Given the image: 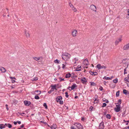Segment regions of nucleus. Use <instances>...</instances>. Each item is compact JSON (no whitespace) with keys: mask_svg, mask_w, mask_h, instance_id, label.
Here are the masks:
<instances>
[{"mask_svg":"<svg viewBox=\"0 0 129 129\" xmlns=\"http://www.w3.org/2000/svg\"><path fill=\"white\" fill-rule=\"evenodd\" d=\"M43 106L45 107L46 109H47V105L46 103H44Z\"/></svg>","mask_w":129,"mask_h":129,"instance_id":"473e14b6","label":"nucleus"},{"mask_svg":"<svg viewBox=\"0 0 129 129\" xmlns=\"http://www.w3.org/2000/svg\"><path fill=\"white\" fill-rule=\"evenodd\" d=\"M118 79L117 78L113 80V82L115 83H116L118 82Z\"/></svg>","mask_w":129,"mask_h":129,"instance_id":"c756f323","label":"nucleus"},{"mask_svg":"<svg viewBox=\"0 0 129 129\" xmlns=\"http://www.w3.org/2000/svg\"><path fill=\"white\" fill-rule=\"evenodd\" d=\"M35 99H36L38 100V99H39L40 97L38 95H36L35 96Z\"/></svg>","mask_w":129,"mask_h":129,"instance_id":"72a5a7b5","label":"nucleus"},{"mask_svg":"<svg viewBox=\"0 0 129 129\" xmlns=\"http://www.w3.org/2000/svg\"><path fill=\"white\" fill-rule=\"evenodd\" d=\"M25 34L26 35V36L27 38H29V37L30 34L28 32H27L26 31H25Z\"/></svg>","mask_w":129,"mask_h":129,"instance_id":"6ab92c4d","label":"nucleus"},{"mask_svg":"<svg viewBox=\"0 0 129 129\" xmlns=\"http://www.w3.org/2000/svg\"><path fill=\"white\" fill-rule=\"evenodd\" d=\"M38 79V78L37 77H36L34 78H33V80H37Z\"/></svg>","mask_w":129,"mask_h":129,"instance_id":"79ce46f5","label":"nucleus"},{"mask_svg":"<svg viewBox=\"0 0 129 129\" xmlns=\"http://www.w3.org/2000/svg\"><path fill=\"white\" fill-rule=\"evenodd\" d=\"M66 94L65 96L67 98H68L69 96V95H68V93L67 92H66L65 93Z\"/></svg>","mask_w":129,"mask_h":129,"instance_id":"58836bf2","label":"nucleus"},{"mask_svg":"<svg viewBox=\"0 0 129 129\" xmlns=\"http://www.w3.org/2000/svg\"><path fill=\"white\" fill-rule=\"evenodd\" d=\"M18 114H19V115H22V116H24L23 115H22V113H20L19 112V113H18Z\"/></svg>","mask_w":129,"mask_h":129,"instance_id":"864d4df0","label":"nucleus"},{"mask_svg":"<svg viewBox=\"0 0 129 129\" xmlns=\"http://www.w3.org/2000/svg\"><path fill=\"white\" fill-rule=\"evenodd\" d=\"M116 106V108H114V110L115 112H118L120 110V105H117Z\"/></svg>","mask_w":129,"mask_h":129,"instance_id":"423d86ee","label":"nucleus"},{"mask_svg":"<svg viewBox=\"0 0 129 129\" xmlns=\"http://www.w3.org/2000/svg\"><path fill=\"white\" fill-rule=\"evenodd\" d=\"M65 66L64 64H62V68L63 69H64V67Z\"/></svg>","mask_w":129,"mask_h":129,"instance_id":"5fc2aeb1","label":"nucleus"},{"mask_svg":"<svg viewBox=\"0 0 129 129\" xmlns=\"http://www.w3.org/2000/svg\"><path fill=\"white\" fill-rule=\"evenodd\" d=\"M69 5L70 6V7H71L72 8L73 6H74L73 5L71 4V3H69Z\"/></svg>","mask_w":129,"mask_h":129,"instance_id":"ea45409f","label":"nucleus"},{"mask_svg":"<svg viewBox=\"0 0 129 129\" xmlns=\"http://www.w3.org/2000/svg\"><path fill=\"white\" fill-rule=\"evenodd\" d=\"M90 8L92 10L95 12H96V7L93 5H91Z\"/></svg>","mask_w":129,"mask_h":129,"instance_id":"0eeeda50","label":"nucleus"},{"mask_svg":"<svg viewBox=\"0 0 129 129\" xmlns=\"http://www.w3.org/2000/svg\"><path fill=\"white\" fill-rule=\"evenodd\" d=\"M121 40L122 39L121 38H119L115 42V45H118L119 42H121Z\"/></svg>","mask_w":129,"mask_h":129,"instance_id":"f8f14e48","label":"nucleus"},{"mask_svg":"<svg viewBox=\"0 0 129 129\" xmlns=\"http://www.w3.org/2000/svg\"><path fill=\"white\" fill-rule=\"evenodd\" d=\"M71 76V74L70 73L67 74L66 75V78H68L70 77Z\"/></svg>","mask_w":129,"mask_h":129,"instance_id":"5701e85b","label":"nucleus"},{"mask_svg":"<svg viewBox=\"0 0 129 129\" xmlns=\"http://www.w3.org/2000/svg\"><path fill=\"white\" fill-rule=\"evenodd\" d=\"M10 78L12 80L13 79H16V78H15V77H10Z\"/></svg>","mask_w":129,"mask_h":129,"instance_id":"a18cd8bd","label":"nucleus"},{"mask_svg":"<svg viewBox=\"0 0 129 129\" xmlns=\"http://www.w3.org/2000/svg\"><path fill=\"white\" fill-rule=\"evenodd\" d=\"M81 81L83 83H85L87 82V80L84 77L81 79Z\"/></svg>","mask_w":129,"mask_h":129,"instance_id":"2eb2a0df","label":"nucleus"},{"mask_svg":"<svg viewBox=\"0 0 129 129\" xmlns=\"http://www.w3.org/2000/svg\"><path fill=\"white\" fill-rule=\"evenodd\" d=\"M78 97V96H75V99H77V98Z\"/></svg>","mask_w":129,"mask_h":129,"instance_id":"338daca9","label":"nucleus"},{"mask_svg":"<svg viewBox=\"0 0 129 129\" xmlns=\"http://www.w3.org/2000/svg\"><path fill=\"white\" fill-rule=\"evenodd\" d=\"M124 80L126 81V82H128V80L127 78H125L124 79Z\"/></svg>","mask_w":129,"mask_h":129,"instance_id":"c03bdc74","label":"nucleus"},{"mask_svg":"<svg viewBox=\"0 0 129 129\" xmlns=\"http://www.w3.org/2000/svg\"><path fill=\"white\" fill-rule=\"evenodd\" d=\"M17 123H18V124H20L21 123V122L20 121H17Z\"/></svg>","mask_w":129,"mask_h":129,"instance_id":"e2e57ef3","label":"nucleus"},{"mask_svg":"<svg viewBox=\"0 0 129 129\" xmlns=\"http://www.w3.org/2000/svg\"><path fill=\"white\" fill-rule=\"evenodd\" d=\"M0 70L2 73H5L6 72V69L3 67H1L0 68Z\"/></svg>","mask_w":129,"mask_h":129,"instance_id":"ddd939ff","label":"nucleus"},{"mask_svg":"<svg viewBox=\"0 0 129 129\" xmlns=\"http://www.w3.org/2000/svg\"><path fill=\"white\" fill-rule=\"evenodd\" d=\"M127 86L128 87H129V84L127 83Z\"/></svg>","mask_w":129,"mask_h":129,"instance_id":"0e129e2a","label":"nucleus"},{"mask_svg":"<svg viewBox=\"0 0 129 129\" xmlns=\"http://www.w3.org/2000/svg\"><path fill=\"white\" fill-rule=\"evenodd\" d=\"M24 103L26 106H29L30 105V102L29 101H24Z\"/></svg>","mask_w":129,"mask_h":129,"instance_id":"9b49d317","label":"nucleus"},{"mask_svg":"<svg viewBox=\"0 0 129 129\" xmlns=\"http://www.w3.org/2000/svg\"><path fill=\"white\" fill-rule=\"evenodd\" d=\"M81 68V66H78L76 68V71H78L81 70L80 68Z\"/></svg>","mask_w":129,"mask_h":129,"instance_id":"f3484780","label":"nucleus"},{"mask_svg":"<svg viewBox=\"0 0 129 129\" xmlns=\"http://www.w3.org/2000/svg\"><path fill=\"white\" fill-rule=\"evenodd\" d=\"M99 127L100 129H103L104 128V122H102L100 124Z\"/></svg>","mask_w":129,"mask_h":129,"instance_id":"9d476101","label":"nucleus"},{"mask_svg":"<svg viewBox=\"0 0 129 129\" xmlns=\"http://www.w3.org/2000/svg\"><path fill=\"white\" fill-rule=\"evenodd\" d=\"M52 90L51 89L48 92V93H50L52 92Z\"/></svg>","mask_w":129,"mask_h":129,"instance_id":"49530a36","label":"nucleus"},{"mask_svg":"<svg viewBox=\"0 0 129 129\" xmlns=\"http://www.w3.org/2000/svg\"><path fill=\"white\" fill-rule=\"evenodd\" d=\"M71 129H76V128H74L73 126H72L71 127Z\"/></svg>","mask_w":129,"mask_h":129,"instance_id":"3c124183","label":"nucleus"},{"mask_svg":"<svg viewBox=\"0 0 129 129\" xmlns=\"http://www.w3.org/2000/svg\"><path fill=\"white\" fill-rule=\"evenodd\" d=\"M104 79H105L107 80H112V78H110L107 77L106 76H105L103 78Z\"/></svg>","mask_w":129,"mask_h":129,"instance_id":"412c9836","label":"nucleus"},{"mask_svg":"<svg viewBox=\"0 0 129 129\" xmlns=\"http://www.w3.org/2000/svg\"><path fill=\"white\" fill-rule=\"evenodd\" d=\"M62 58L65 61L68 60L70 58L71 55L67 53H64L62 54Z\"/></svg>","mask_w":129,"mask_h":129,"instance_id":"f257e3e1","label":"nucleus"},{"mask_svg":"<svg viewBox=\"0 0 129 129\" xmlns=\"http://www.w3.org/2000/svg\"><path fill=\"white\" fill-rule=\"evenodd\" d=\"M78 34L77 31L76 29L73 30L72 32V35L74 37L77 36Z\"/></svg>","mask_w":129,"mask_h":129,"instance_id":"7ed1b4c3","label":"nucleus"},{"mask_svg":"<svg viewBox=\"0 0 129 129\" xmlns=\"http://www.w3.org/2000/svg\"><path fill=\"white\" fill-rule=\"evenodd\" d=\"M77 86L75 84H74L72 85L71 87H69L68 88L70 90H71L74 89Z\"/></svg>","mask_w":129,"mask_h":129,"instance_id":"1a4fd4ad","label":"nucleus"},{"mask_svg":"<svg viewBox=\"0 0 129 129\" xmlns=\"http://www.w3.org/2000/svg\"><path fill=\"white\" fill-rule=\"evenodd\" d=\"M8 126L9 128H11L12 127L11 125L10 124L8 123Z\"/></svg>","mask_w":129,"mask_h":129,"instance_id":"e433bc0d","label":"nucleus"},{"mask_svg":"<svg viewBox=\"0 0 129 129\" xmlns=\"http://www.w3.org/2000/svg\"><path fill=\"white\" fill-rule=\"evenodd\" d=\"M75 125L78 129H83V127L80 123H76L75 124Z\"/></svg>","mask_w":129,"mask_h":129,"instance_id":"39448f33","label":"nucleus"},{"mask_svg":"<svg viewBox=\"0 0 129 129\" xmlns=\"http://www.w3.org/2000/svg\"><path fill=\"white\" fill-rule=\"evenodd\" d=\"M107 83V82L105 81H104V84L105 85H106V83Z\"/></svg>","mask_w":129,"mask_h":129,"instance_id":"bf43d9fd","label":"nucleus"},{"mask_svg":"<svg viewBox=\"0 0 129 129\" xmlns=\"http://www.w3.org/2000/svg\"><path fill=\"white\" fill-rule=\"evenodd\" d=\"M90 85L91 86H94L95 85V83L93 82H90Z\"/></svg>","mask_w":129,"mask_h":129,"instance_id":"a878e982","label":"nucleus"},{"mask_svg":"<svg viewBox=\"0 0 129 129\" xmlns=\"http://www.w3.org/2000/svg\"><path fill=\"white\" fill-rule=\"evenodd\" d=\"M39 92V93L37 94V95H39L41 94V91H39L38 90H37L35 91V92Z\"/></svg>","mask_w":129,"mask_h":129,"instance_id":"2f4dec72","label":"nucleus"},{"mask_svg":"<svg viewBox=\"0 0 129 129\" xmlns=\"http://www.w3.org/2000/svg\"><path fill=\"white\" fill-rule=\"evenodd\" d=\"M12 83H14L15 82V80H12Z\"/></svg>","mask_w":129,"mask_h":129,"instance_id":"09e8293b","label":"nucleus"},{"mask_svg":"<svg viewBox=\"0 0 129 129\" xmlns=\"http://www.w3.org/2000/svg\"><path fill=\"white\" fill-rule=\"evenodd\" d=\"M75 62L77 61L78 60V59L77 58H75Z\"/></svg>","mask_w":129,"mask_h":129,"instance_id":"052dcab7","label":"nucleus"},{"mask_svg":"<svg viewBox=\"0 0 129 129\" xmlns=\"http://www.w3.org/2000/svg\"><path fill=\"white\" fill-rule=\"evenodd\" d=\"M123 92L124 94H129V92L125 89H123Z\"/></svg>","mask_w":129,"mask_h":129,"instance_id":"aec40b11","label":"nucleus"},{"mask_svg":"<svg viewBox=\"0 0 129 129\" xmlns=\"http://www.w3.org/2000/svg\"><path fill=\"white\" fill-rule=\"evenodd\" d=\"M5 125V126L6 125V126H8V124H7V123H5V125Z\"/></svg>","mask_w":129,"mask_h":129,"instance_id":"69168bd1","label":"nucleus"},{"mask_svg":"<svg viewBox=\"0 0 129 129\" xmlns=\"http://www.w3.org/2000/svg\"><path fill=\"white\" fill-rule=\"evenodd\" d=\"M17 122H16V121H14V122H13V123L14 124H15V125H16L17 124Z\"/></svg>","mask_w":129,"mask_h":129,"instance_id":"13d9d810","label":"nucleus"},{"mask_svg":"<svg viewBox=\"0 0 129 129\" xmlns=\"http://www.w3.org/2000/svg\"><path fill=\"white\" fill-rule=\"evenodd\" d=\"M62 99V98L61 96H58L56 98V100L57 102H59L60 104H63V101H61Z\"/></svg>","mask_w":129,"mask_h":129,"instance_id":"f03ea898","label":"nucleus"},{"mask_svg":"<svg viewBox=\"0 0 129 129\" xmlns=\"http://www.w3.org/2000/svg\"><path fill=\"white\" fill-rule=\"evenodd\" d=\"M24 127V125L23 124H22L20 126L21 128H23Z\"/></svg>","mask_w":129,"mask_h":129,"instance_id":"4d7b16f0","label":"nucleus"},{"mask_svg":"<svg viewBox=\"0 0 129 129\" xmlns=\"http://www.w3.org/2000/svg\"><path fill=\"white\" fill-rule=\"evenodd\" d=\"M41 114V113L40 112H38V115H39V116Z\"/></svg>","mask_w":129,"mask_h":129,"instance_id":"680f3d73","label":"nucleus"},{"mask_svg":"<svg viewBox=\"0 0 129 129\" xmlns=\"http://www.w3.org/2000/svg\"><path fill=\"white\" fill-rule=\"evenodd\" d=\"M106 105H107V104L106 103H103V105L102 106V107H105L106 106Z\"/></svg>","mask_w":129,"mask_h":129,"instance_id":"4c0bfd02","label":"nucleus"},{"mask_svg":"<svg viewBox=\"0 0 129 129\" xmlns=\"http://www.w3.org/2000/svg\"><path fill=\"white\" fill-rule=\"evenodd\" d=\"M5 127V125L3 124H1L0 125V128L1 129H2Z\"/></svg>","mask_w":129,"mask_h":129,"instance_id":"4be33fe9","label":"nucleus"},{"mask_svg":"<svg viewBox=\"0 0 129 129\" xmlns=\"http://www.w3.org/2000/svg\"><path fill=\"white\" fill-rule=\"evenodd\" d=\"M50 127L52 129H55L56 127V125L55 124H53V125H51Z\"/></svg>","mask_w":129,"mask_h":129,"instance_id":"a211bd4d","label":"nucleus"},{"mask_svg":"<svg viewBox=\"0 0 129 129\" xmlns=\"http://www.w3.org/2000/svg\"><path fill=\"white\" fill-rule=\"evenodd\" d=\"M119 95V91H118L116 93V96L117 97H118Z\"/></svg>","mask_w":129,"mask_h":129,"instance_id":"cd10ccee","label":"nucleus"},{"mask_svg":"<svg viewBox=\"0 0 129 129\" xmlns=\"http://www.w3.org/2000/svg\"><path fill=\"white\" fill-rule=\"evenodd\" d=\"M93 107H92V106H91L90 107V108H89V109L90 110H91L92 109H93Z\"/></svg>","mask_w":129,"mask_h":129,"instance_id":"8fccbe9b","label":"nucleus"},{"mask_svg":"<svg viewBox=\"0 0 129 129\" xmlns=\"http://www.w3.org/2000/svg\"><path fill=\"white\" fill-rule=\"evenodd\" d=\"M121 100L119 99L118 102L117 104H118V105H120V104H121Z\"/></svg>","mask_w":129,"mask_h":129,"instance_id":"bb28decb","label":"nucleus"},{"mask_svg":"<svg viewBox=\"0 0 129 129\" xmlns=\"http://www.w3.org/2000/svg\"><path fill=\"white\" fill-rule=\"evenodd\" d=\"M51 89L52 90V91H53L54 89L56 90H57L56 88V85H51Z\"/></svg>","mask_w":129,"mask_h":129,"instance_id":"4468645a","label":"nucleus"},{"mask_svg":"<svg viewBox=\"0 0 129 129\" xmlns=\"http://www.w3.org/2000/svg\"><path fill=\"white\" fill-rule=\"evenodd\" d=\"M99 89L100 90L102 91L103 90V88L101 86L100 87Z\"/></svg>","mask_w":129,"mask_h":129,"instance_id":"de8ad7c7","label":"nucleus"},{"mask_svg":"<svg viewBox=\"0 0 129 129\" xmlns=\"http://www.w3.org/2000/svg\"><path fill=\"white\" fill-rule=\"evenodd\" d=\"M89 73L91 75H92L95 76L98 75V73L96 72H94L90 71Z\"/></svg>","mask_w":129,"mask_h":129,"instance_id":"dca6fc26","label":"nucleus"},{"mask_svg":"<svg viewBox=\"0 0 129 129\" xmlns=\"http://www.w3.org/2000/svg\"><path fill=\"white\" fill-rule=\"evenodd\" d=\"M33 58L34 59H35V60L37 61H38V60H39L40 59V57H33Z\"/></svg>","mask_w":129,"mask_h":129,"instance_id":"b1692460","label":"nucleus"},{"mask_svg":"<svg viewBox=\"0 0 129 129\" xmlns=\"http://www.w3.org/2000/svg\"><path fill=\"white\" fill-rule=\"evenodd\" d=\"M127 12L129 14V9L127 10Z\"/></svg>","mask_w":129,"mask_h":129,"instance_id":"774afa93","label":"nucleus"},{"mask_svg":"<svg viewBox=\"0 0 129 129\" xmlns=\"http://www.w3.org/2000/svg\"><path fill=\"white\" fill-rule=\"evenodd\" d=\"M106 117L108 119H110L111 118V116L110 114H108L106 115Z\"/></svg>","mask_w":129,"mask_h":129,"instance_id":"393cba45","label":"nucleus"},{"mask_svg":"<svg viewBox=\"0 0 129 129\" xmlns=\"http://www.w3.org/2000/svg\"><path fill=\"white\" fill-rule=\"evenodd\" d=\"M7 109L8 110V105H7L6 104L5 105Z\"/></svg>","mask_w":129,"mask_h":129,"instance_id":"6e6d98bb","label":"nucleus"},{"mask_svg":"<svg viewBox=\"0 0 129 129\" xmlns=\"http://www.w3.org/2000/svg\"><path fill=\"white\" fill-rule=\"evenodd\" d=\"M126 18L127 19L129 18V13L127 14L126 16Z\"/></svg>","mask_w":129,"mask_h":129,"instance_id":"37998d69","label":"nucleus"},{"mask_svg":"<svg viewBox=\"0 0 129 129\" xmlns=\"http://www.w3.org/2000/svg\"><path fill=\"white\" fill-rule=\"evenodd\" d=\"M129 49V43L125 45L123 47V49L124 50H126Z\"/></svg>","mask_w":129,"mask_h":129,"instance_id":"6e6552de","label":"nucleus"},{"mask_svg":"<svg viewBox=\"0 0 129 129\" xmlns=\"http://www.w3.org/2000/svg\"><path fill=\"white\" fill-rule=\"evenodd\" d=\"M98 98V96L96 95L95 96L94 98V101H96L97 100V99Z\"/></svg>","mask_w":129,"mask_h":129,"instance_id":"f704fd0d","label":"nucleus"},{"mask_svg":"<svg viewBox=\"0 0 129 129\" xmlns=\"http://www.w3.org/2000/svg\"><path fill=\"white\" fill-rule=\"evenodd\" d=\"M54 62L55 63H59V61H58V60L57 59H56V60H55L54 61Z\"/></svg>","mask_w":129,"mask_h":129,"instance_id":"c9c22d12","label":"nucleus"},{"mask_svg":"<svg viewBox=\"0 0 129 129\" xmlns=\"http://www.w3.org/2000/svg\"><path fill=\"white\" fill-rule=\"evenodd\" d=\"M59 79L60 80V81H63L64 80V79H62L61 77H59Z\"/></svg>","mask_w":129,"mask_h":129,"instance_id":"a19ab883","label":"nucleus"},{"mask_svg":"<svg viewBox=\"0 0 129 129\" xmlns=\"http://www.w3.org/2000/svg\"><path fill=\"white\" fill-rule=\"evenodd\" d=\"M128 64H127V67L125 68L124 69V74H126L127 73V72H126V69L128 67Z\"/></svg>","mask_w":129,"mask_h":129,"instance_id":"c85d7f7f","label":"nucleus"},{"mask_svg":"<svg viewBox=\"0 0 129 129\" xmlns=\"http://www.w3.org/2000/svg\"><path fill=\"white\" fill-rule=\"evenodd\" d=\"M96 67L97 68L99 69L103 68L105 69L107 68L106 66L103 65L101 66V64H98Z\"/></svg>","mask_w":129,"mask_h":129,"instance_id":"20e7f679","label":"nucleus"},{"mask_svg":"<svg viewBox=\"0 0 129 129\" xmlns=\"http://www.w3.org/2000/svg\"><path fill=\"white\" fill-rule=\"evenodd\" d=\"M72 9H73V10L74 11V12H76V11H77V9L74 6H73Z\"/></svg>","mask_w":129,"mask_h":129,"instance_id":"7c9ffc66","label":"nucleus"},{"mask_svg":"<svg viewBox=\"0 0 129 129\" xmlns=\"http://www.w3.org/2000/svg\"><path fill=\"white\" fill-rule=\"evenodd\" d=\"M105 101L106 103H108L109 102V101L108 100H106L105 101V100L103 101Z\"/></svg>","mask_w":129,"mask_h":129,"instance_id":"603ef678","label":"nucleus"}]
</instances>
